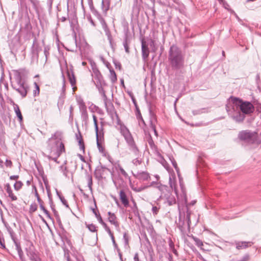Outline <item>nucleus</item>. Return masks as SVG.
<instances>
[{
    "mask_svg": "<svg viewBox=\"0 0 261 261\" xmlns=\"http://www.w3.org/2000/svg\"><path fill=\"white\" fill-rule=\"evenodd\" d=\"M226 111L236 121L242 122L245 119V114L252 113L254 110L253 105L248 101H243L237 97H231L226 106Z\"/></svg>",
    "mask_w": 261,
    "mask_h": 261,
    "instance_id": "f257e3e1",
    "label": "nucleus"
},
{
    "mask_svg": "<svg viewBox=\"0 0 261 261\" xmlns=\"http://www.w3.org/2000/svg\"><path fill=\"white\" fill-rule=\"evenodd\" d=\"M169 60L172 68L179 69L184 67V58L181 50L175 46L170 47Z\"/></svg>",
    "mask_w": 261,
    "mask_h": 261,
    "instance_id": "f03ea898",
    "label": "nucleus"
},
{
    "mask_svg": "<svg viewBox=\"0 0 261 261\" xmlns=\"http://www.w3.org/2000/svg\"><path fill=\"white\" fill-rule=\"evenodd\" d=\"M155 185V187L161 192L160 199L164 200L165 203H167L170 206L175 204L176 199L167 186L159 183H156Z\"/></svg>",
    "mask_w": 261,
    "mask_h": 261,
    "instance_id": "7ed1b4c3",
    "label": "nucleus"
},
{
    "mask_svg": "<svg viewBox=\"0 0 261 261\" xmlns=\"http://www.w3.org/2000/svg\"><path fill=\"white\" fill-rule=\"evenodd\" d=\"M120 133L123 136L129 150L133 154L138 153V148L137 147L134 138L128 130V129L124 125H121L120 126Z\"/></svg>",
    "mask_w": 261,
    "mask_h": 261,
    "instance_id": "20e7f679",
    "label": "nucleus"
},
{
    "mask_svg": "<svg viewBox=\"0 0 261 261\" xmlns=\"http://www.w3.org/2000/svg\"><path fill=\"white\" fill-rule=\"evenodd\" d=\"M105 85H106V84L101 85H96V86L98 90L99 93L102 97L105 103V106L107 110V112L109 114H112L114 113L115 111V108L112 102L108 99L105 91L103 88V86H104Z\"/></svg>",
    "mask_w": 261,
    "mask_h": 261,
    "instance_id": "39448f33",
    "label": "nucleus"
},
{
    "mask_svg": "<svg viewBox=\"0 0 261 261\" xmlns=\"http://www.w3.org/2000/svg\"><path fill=\"white\" fill-rule=\"evenodd\" d=\"M239 138L243 141L249 143H253L257 138V133L248 130H243L239 134Z\"/></svg>",
    "mask_w": 261,
    "mask_h": 261,
    "instance_id": "423d86ee",
    "label": "nucleus"
},
{
    "mask_svg": "<svg viewBox=\"0 0 261 261\" xmlns=\"http://www.w3.org/2000/svg\"><path fill=\"white\" fill-rule=\"evenodd\" d=\"M96 15L97 16V18L99 20L100 24H101L102 27L106 33V35L108 36V39L110 40V42H111V40H112L111 36L110 35V31L108 29V27L107 26V24L105 20L101 17V16L99 14H98L97 12H96Z\"/></svg>",
    "mask_w": 261,
    "mask_h": 261,
    "instance_id": "0eeeda50",
    "label": "nucleus"
},
{
    "mask_svg": "<svg viewBox=\"0 0 261 261\" xmlns=\"http://www.w3.org/2000/svg\"><path fill=\"white\" fill-rule=\"evenodd\" d=\"M96 15L97 16V18L99 20L100 24H101L102 27L106 33V35L108 36V39L110 40V42H111V40H112L111 36L110 35V31L108 29V27L107 26V24L105 20L101 17V16L99 14H98L97 12H96Z\"/></svg>",
    "mask_w": 261,
    "mask_h": 261,
    "instance_id": "6e6552de",
    "label": "nucleus"
},
{
    "mask_svg": "<svg viewBox=\"0 0 261 261\" xmlns=\"http://www.w3.org/2000/svg\"><path fill=\"white\" fill-rule=\"evenodd\" d=\"M133 176L139 180L144 181L150 179L149 174L146 171H138L136 173H133Z\"/></svg>",
    "mask_w": 261,
    "mask_h": 261,
    "instance_id": "1a4fd4ad",
    "label": "nucleus"
},
{
    "mask_svg": "<svg viewBox=\"0 0 261 261\" xmlns=\"http://www.w3.org/2000/svg\"><path fill=\"white\" fill-rule=\"evenodd\" d=\"M27 254L32 261H40V258L33 246L27 248Z\"/></svg>",
    "mask_w": 261,
    "mask_h": 261,
    "instance_id": "9d476101",
    "label": "nucleus"
},
{
    "mask_svg": "<svg viewBox=\"0 0 261 261\" xmlns=\"http://www.w3.org/2000/svg\"><path fill=\"white\" fill-rule=\"evenodd\" d=\"M12 86L14 89L17 91L22 97H25L28 93V87L24 84L16 86L15 84H12Z\"/></svg>",
    "mask_w": 261,
    "mask_h": 261,
    "instance_id": "9b49d317",
    "label": "nucleus"
},
{
    "mask_svg": "<svg viewBox=\"0 0 261 261\" xmlns=\"http://www.w3.org/2000/svg\"><path fill=\"white\" fill-rule=\"evenodd\" d=\"M93 72L94 73V79L96 80L95 82V85L105 84L106 83L100 72L97 69L93 70Z\"/></svg>",
    "mask_w": 261,
    "mask_h": 261,
    "instance_id": "f8f14e48",
    "label": "nucleus"
},
{
    "mask_svg": "<svg viewBox=\"0 0 261 261\" xmlns=\"http://www.w3.org/2000/svg\"><path fill=\"white\" fill-rule=\"evenodd\" d=\"M141 49H142V55L143 59L145 60L148 57L149 54V51L146 43L143 40H142L141 42Z\"/></svg>",
    "mask_w": 261,
    "mask_h": 261,
    "instance_id": "ddd939ff",
    "label": "nucleus"
},
{
    "mask_svg": "<svg viewBox=\"0 0 261 261\" xmlns=\"http://www.w3.org/2000/svg\"><path fill=\"white\" fill-rule=\"evenodd\" d=\"M147 143L150 147L152 151L156 154L157 155L159 156L160 155V152L158 149V147L156 145L154 144L151 136L149 135L148 137L147 138Z\"/></svg>",
    "mask_w": 261,
    "mask_h": 261,
    "instance_id": "4468645a",
    "label": "nucleus"
},
{
    "mask_svg": "<svg viewBox=\"0 0 261 261\" xmlns=\"http://www.w3.org/2000/svg\"><path fill=\"white\" fill-rule=\"evenodd\" d=\"M119 198L123 205L126 207H128L129 205V200L126 194L123 190H121L119 192Z\"/></svg>",
    "mask_w": 261,
    "mask_h": 261,
    "instance_id": "2eb2a0df",
    "label": "nucleus"
},
{
    "mask_svg": "<svg viewBox=\"0 0 261 261\" xmlns=\"http://www.w3.org/2000/svg\"><path fill=\"white\" fill-rule=\"evenodd\" d=\"M109 221L116 227H119L118 222L116 221V217L114 213H112L110 212H108Z\"/></svg>",
    "mask_w": 261,
    "mask_h": 261,
    "instance_id": "dca6fc26",
    "label": "nucleus"
},
{
    "mask_svg": "<svg viewBox=\"0 0 261 261\" xmlns=\"http://www.w3.org/2000/svg\"><path fill=\"white\" fill-rule=\"evenodd\" d=\"M237 249H243L251 245L250 242H237L236 243Z\"/></svg>",
    "mask_w": 261,
    "mask_h": 261,
    "instance_id": "f3484780",
    "label": "nucleus"
},
{
    "mask_svg": "<svg viewBox=\"0 0 261 261\" xmlns=\"http://www.w3.org/2000/svg\"><path fill=\"white\" fill-rule=\"evenodd\" d=\"M134 155L136 157L135 159L133 160L132 163L136 166H137L138 165H140L142 162V160L141 158V154L138 150V154H134Z\"/></svg>",
    "mask_w": 261,
    "mask_h": 261,
    "instance_id": "a211bd4d",
    "label": "nucleus"
},
{
    "mask_svg": "<svg viewBox=\"0 0 261 261\" xmlns=\"http://www.w3.org/2000/svg\"><path fill=\"white\" fill-rule=\"evenodd\" d=\"M110 0H102L101 3V8L104 13H107L110 8Z\"/></svg>",
    "mask_w": 261,
    "mask_h": 261,
    "instance_id": "6ab92c4d",
    "label": "nucleus"
},
{
    "mask_svg": "<svg viewBox=\"0 0 261 261\" xmlns=\"http://www.w3.org/2000/svg\"><path fill=\"white\" fill-rule=\"evenodd\" d=\"M15 80L16 82V84H15L16 85V86H19L24 84V83L22 82L20 73L18 71H15Z\"/></svg>",
    "mask_w": 261,
    "mask_h": 261,
    "instance_id": "aec40b11",
    "label": "nucleus"
},
{
    "mask_svg": "<svg viewBox=\"0 0 261 261\" xmlns=\"http://www.w3.org/2000/svg\"><path fill=\"white\" fill-rule=\"evenodd\" d=\"M114 168L117 171H119L120 173L123 175L124 177H127L128 176L127 173L126 172V171L123 169V168L119 164L115 163L114 165Z\"/></svg>",
    "mask_w": 261,
    "mask_h": 261,
    "instance_id": "412c9836",
    "label": "nucleus"
},
{
    "mask_svg": "<svg viewBox=\"0 0 261 261\" xmlns=\"http://www.w3.org/2000/svg\"><path fill=\"white\" fill-rule=\"evenodd\" d=\"M170 160L171 161V163L172 164V165L173 166V167H174V168L175 169L177 174H178V176L179 178V182H180V186L181 187V188L182 189V190H183V186L181 184V178H180V175H179V168H178L177 167V163L176 162V161H175V160L172 158V159H170Z\"/></svg>",
    "mask_w": 261,
    "mask_h": 261,
    "instance_id": "4be33fe9",
    "label": "nucleus"
},
{
    "mask_svg": "<svg viewBox=\"0 0 261 261\" xmlns=\"http://www.w3.org/2000/svg\"><path fill=\"white\" fill-rule=\"evenodd\" d=\"M175 179V176L173 175L172 177H170L169 178V184L170 187L174 190L175 193L177 195V190L176 188V184L174 181Z\"/></svg>",
    "mask_w": 261,
    "mask_h": 261,
    "instance_id": "5701e85b",
    "label": "nucleus"
},
{
    "mask_svg": "<svg viewBox=\"0 0 261 261\" xmlns=\"http://www.w3.org/2000/svg\"><path fill=\"white\" fill-rule=\"evenodd\" d=\"M192 239L194 241L195 244L198 247L200 248V249L203 251H206V250L204 248L202 247L203 246V243L201 240L199 239L198 238L195 237H192Z\"/></svg>",
    "mask_w": 261,
    "mask_h": 261,
    "instance_id": "b1692460",
    "label": "nucleus"
},
{
    "mask_svg": "<svg viewBox=\"0 0 261 261\" xmlns=\"http://www.w3.org/2000/svg\"><path fill=\"white\" fill-rule=\"evenodd\" d=\"M14 110L19 121H21L22 120V116L20 111L19 106L16 104H14Z\"/></svg>",
    "mask_w": 261,
    "mask_h": 261,
    "instance_id": "393cba45",
    "label": "nucleus"
},
{
    "mask_svg": "<svg viewBox=\"0 0 261 261\" xmlns=\"http://www.w3.org/2000/svg\"><path fill=\"white\" fill-rule=\"evenodd\" d=\"M154 184H156V183L155 182H152L151 183V186L153 185ZM150 186H150H142V187H138V188L134 187V186H131V188H132V189L134 191H135L136 192H140L144 190L145 189H146L148 187H149Z\"/></svg>",
    "mask_w": 261,
    "mask_h": 261,
    "instance_id": "a878e982",
    "label": "nucleus"
},
{
    "mask_svg": "<svg viewBox=\"0 0 261 261\" xmlns=\"http://www.w3.org/2000/svg\"><path fill=\"white\" fill-rule=\"evenodd\" d=\"M97 146L99 152L103 153L105 151V148L101 144L100 139L99 138L98 134L96 136Z\"/></svg>",
    "mask_w": 261,
    "mask_h": 261,
    "instance_id": "bb28decb",
    "label": "nucleus"
},
{
    "mask_svg": "<svg viewBox=\"0 0 261 261\" xmlns=\"http://www.w3.org/2000/svg\"><path fill=\"white\" fill-rule=\"evenodd\" d=\"M110 79L113 83L117 81V76L115 72L113 69L110 70Z\"/></svg>",
    "mask_w": 261,
    "mask_h": 261,
    "instance_id": "cd10ccee",
    "label": "nucleus"
},
{
    "mask_svg": "<svg viewBox=\"0 0 261 261\" xmlns=\"http://www.w3.org/2000/svg\"><path fill=\"white\" fill-rule=\"evenodd\" d=\"M60 170L62 173L63 175L65 177H68L69 171L67 169L66 166L62 165L60 167Z\"/></svg>",
    "mask_w": 261,
    "mask_h": 261,
    "instance_id": "c85d7f7f",
    "label": "nucleus"
},
{
    "mask_svg": "<svg viewBox=\"0 0 261 261\" xmlns=\"http://www.w3.org/2000/svg\"><path fill=\"white\" fill-rule=\"evenodd\" d=\"M65 151L64 145L63 143L61 142L59 148L57 150V156H59L60 155Z\"/></svg>",
    "mask_w": 261,
    "mask_h": 261,
    "instance_id": "c756f323",
    "label": "nucleus"
},
{
    "mask_svg": "<svg viewBox=\"0 0 261 261\" xmlns=\"http://www.w3.org/2000/svg\"><path fill=\"white\" fill-rule=\"evenodd\" d=\"M6 228H7L8 232L10 234V236L12 240H14V239H16V238H15V234L14 231L11 228V227L9 226H6Z\"/></svg>",
    "mask_w": 261,
    "mask_h": 261,
    "instance_id": "7c9ffc66",
    "label": "nucleus"
},
{
    "mask_svg": "<svg viewBox=\"0 0 261 261\" xmlns=\"http://www.w3.org/2000/svg\"><path fill=\"white\" fill-rule=\"evenodd\" d=\"M95 132H96V136H97L98 134V124H97V118L95 115H93L92 116Z\"/></svg>",
    "mask_w": 261,
    "mask_h": 261,
    "instance_id": "2f4dec72",
    "label": "nucleus"
},
{
    "mask_svg": "<svg viewBox=\"0 0 261 261\" xmlns=\"http://www.w3.org/2000/svg\"><path fill=\"white\" fill-rule=\"evenodd\" d=\"M22 186L23 184L21 181H17L14 184V188L16 191H19L21 189Z\"/></svg>",
    "mask_w": 261,
    "mask_h": 261,
    "instance_id": "473e14b6",
    "label": "nucleus"
},
{
    "mask_svg": "<svg viewBox=\"0 0 261 261\" xmlns=\"http://www.w3.org/2000/svg\"><path fill=\"white\" fill-rule=\"evenodd\" d=\"M87 179L88 180V186L90 190H92V176L90 174L87 175Z\"/></svg>",
    "mask_w": 261,
    "mask_h": 261,
    "instance_id": "72a5a7b5",
    "label": "nucleus"
},
{
    "mask_svg": "<svg viewBox=\"0 0 261 261\" xmlns=\"http://www.w3.org/2000/svg\"><path fill=\"white\" fill-rule=\"evenodd\" d=\"M8 197L11 199L12 201H16L17 199V197L13 193L12 190L10 191L7 192Z\"/></svg>",
    "mask_w": 261,
    "mask_h": 261,
    "instance_id": "f704fd0d",
    "label": "nucleus"
},
{
    "mask_svg": "<svg viewBox=\"0 0 261 261\" xmlns=\"http://www.w3.org/2000/svg\"><path fill=\"white\" fill-rule=\"evenodd\" d=\"M34 85H35V89L33 91V94H34V96H36L39 94L40 89H39V87L38 85V84H37V83L35 82Z\"/></svg>",
    "mask_w": 261,
    "mask_h": 261,
    "instance_id": "c9c22d12",
    "label": "nucleus"
},
{
    "mask_svg": "<svg viewBox=\"0 0 261 261\" xmlns=\"http://www.w3.org/2000/svg\"><path fill=\"white\" fill-rule=\"evenodd\" d=\"M191 214V212L189 210H187L186 212V221H187V223L189 226H190L191 224V220H190V216Z\"/></svg>",
    "mask_w": 261,
    "mask_h": 261,
    "instance_id": "e433bc0d",
    "label": "nucleus"
},
{
    "mask_svg": "<svg viewBox=\"0 0 261 261\" xmlns=\"http://www.w3.org/2000/svg\"><path fill=\"white\" fill-rule=\"evenodd\" d=\"M77 103L79 106L80 110H82L86 108V106L82 99H80L77 100Z\"/></svg>",
    "mask_w": 261,
    "mask_h": 261,
    "instance_id": "4c0bfd02",
    "label": "nucleus"
},
{
    "mask_svg": "<svg viewBox=\"0 0 261 261\" xmlns=\"http://www.w3.org/2000/svg\"><path fill=\"white\" fill-rule=\"evenodd\" d=\"M80 111L82 113V117L85 119H87L88 118V113L87 111V108L80 110Z\"/></svg>",
    "mask_w": 261,
    "mask_h": 261,
    "instance_id": "58836bf2",
    "label": "nucleus"
},
{
    "mask_svg": "<svg viewBox=\"0 0 261 261\" xmlns=\"http://www.w3.org/2000/svg\"><path fill=\"white\" fill-rule=\"evenodd\" d=\"M87 228L91 232H95L96 231V227L95 225L93 224H88L87 225Z\"/></svg>",
    "mask_w": 261,
    "mask_h": 261,
    "instance_id": "ea45409f",
    "label": "nucleus"
},
{
    "mask_svg": "<svg viewBox=\"0 0 261 261\" xmlns=\"http://www.w3.org/2000/svg\"><path fill=\"white\" fill-rule=\"evenodd\" d=\"M149 46L153 52H155L157 48L155 47L154 41L151 40L149 42Z\"/></svg>",
    "mask_w": 261,
    "mask_h": 261,
    "instance_id": "a19ab883",
    "label": "nucleus"
},
{
    "mask_svg": "<svg viewBox=\"0 0 261 261\" xmlns=\"http://www.w3.org/2000/svg\"><path fill=\"white\" fill-rule=\"evenodd\" d=\"M123 240L124 241L125 245H128V241H129V237L127 235L126 232H124L123 233Z\"/></svg>",
    "mask_w": 261,
    "mask_h": 261,
    "instance_id": "79ce46f5",
    "label": "nucleus"
},
{
    "mask_svg": "<svg viewBox=\"0 0 261 261\" xmlns=\"http://www.w3.org/2000/svg\"><path fill=\"white\" fill-rule=\"evenodd\" d=\"M37 210V205L36 203H32L30 205V211L31 213L35 212Z\"/></svg>",
    "mask_w": 261,
    "mask_h": 261,
    "instance_id": "37998d69",
    "label": "nucleus"
},
{
    "mask_svg": "<svg viewBox=\"0 0 261 261\" xmlns=\"http://www.w3.org/2000/svg\"><path fill=\"white\" fill-rule=\"evenodd\" d=\"M79 145L80 146V148L81 150H82L84 152H85V146L83 139H81L78 141Z\"/></svg>",
    "mask_w": 261,
    "mask_h": 261,
    "instance_id": "c03bdc74",
    "label": "nucleus"
},
{
    "mask_svg": "<svg viewBox=\"0 0 261 261\" xmlns=\"http://www.w3.org/2000/svg\"><path fill=\"white\" fill-rule=\"evenodd\" d=\"M59 198L62 202V203L66 207H69V205L67 203V202L66 201V200L64 198V197L61 196V195H59Z\"/></svg>",
    "mask_w": 261,
    "mask_h": 261,
    "instance_id": "a18cd8bd",
    "label": "nucleus"
},
{
    "mask_svg": "<svg viewBox=\"0 0 261 261\" xmlns=\"http://www.w3.org/2000/svg\"><path fill=\"white\" fill-rule=\"evenodd\" d=\"M123 46H124L125 51L127 53H129V47H128V44L127 43V41L126 39L123 42Z\"/></svg>",
    "mask_w": 261,
    "mask_h": 261,
    "instance_id": "49530a36",
    "label": "nucleus"
},
{
    "mask_svg": "<svg viewBox=\"0 0 261 261\" xmlns=\"http://www.w3.org/2000/svg\"><path fill=\"white\" fill-rule=\"evenodd\" d=\"M13 241L15 245V248L17 251L19 250V249H21L20 244L17 242L16 239H15L14 240H13Z\"/></svg>",
    "mask_w": 261,
    "mask_h": 261,
    "instance_id": "de8ad7c7",
    "label": "nucleus"
},
{
    "mask_svg": "<svg viewBox=\"0 0 261 261\" xmlns=\"http://www.w3.org/2000/svg\"><path fill=\"white\" fill-rule=\"evenodd\" d=\"M18 252V254L19 256L20 259L21 260V261H25L23 256V251L22 249H19V250L17 251Z\"/></svg>",
    "mask_w": 261,
    "mask_h": 261,
    "instance_id": "09e8293b",
    "label": "nucleus"
},
{
    "mask_svg": "<svg viewBox=\"0 0 261 261\" xmlns=\"http://www.w3.org/2000/svg\"><path fill=\"white\" fill-rule=\"evenodd\" d=\"M159 209H160L159 207H158L157 206H153L152 207L151 211H152V212L153 213V214L154 215H156L158 213Z\"/></svg>",
    "mask_w": 261,
    "mask_h": 261,
    "instance_id": "8fccbe9b",
    "label": "nucleus"
},
{
    "mask_svg": "<svg viewBox=\"0 0 261 261\" xmlns=\"http://www.w3.org/2000/svg\"><path fill=\"white\" fill-rule=\"evenodd\" d=\"M34 188L35 189V196L37 199V200L38 201L39 203H41V202H42V200H41V199L39 197V194L37 192V190L35 187V186H34Z\"/></svg>",
    "mask_w": 261,
    "mask_h": 261,
    "instance_id": "3c124183",
    "label": "nucleus"
},
{
    "mask_svg": "<svg viewBox=\"0 0 261 261\" xmlns=\"http://www.w3.org/2000/svg\"><path fill=\"white\" fill-rule=\"evenodd\" d=\"M44 54L46 57V60H47V56L49 55V48L47 46L44 47Z\"/></svg>",
    "mask_w": 261,
    "mask_h": 261,
    "instance_id": "603ef678",
    "label": "nucleus"
},
{
    "mask_svg": "<svg viewBox=\"0 0 261 261\" xmlns=\"http://www.w3.org/2000/svg\"><path fill=\"white\" fill-rule=\"evenodd\" d=\"M5 190H6L7 193L10 191L11 190H12L10 185L9 184H6L5 186Z\"/></svg>",
    "mask_w": 261,
    "mask_h": 261,
    "instance_id": "864d4df0",
    "label": "nucleus"
},
{
    "mask_svg": "<svg viewBox=\"0 0 261 261\" xmlns=\"http://www.w3.org/2000/svg\"><path fill=\"white\" fill-rule=\"evenodd\" d=\"M100 60L101 61L106 65L107 67H109V66L110 65V63L105 60L104 58L103 57H100Z\"/></svg>",
    "mask_w": 261,
    "mask_h": 261,
    "instance_id": "5fc2aeb1",
    "label": "nucleus"
},
{
    "mask_svg": "<svg viewBox=\"0 0 261 261\" xmlns=\"http://www.w3.org/2000/svg\"><path fill=\"white\" fill-rule=\"evenodd\" d=\"M151 128L152 129V130L154 132V135L157 137L158 136V133L157 131L155 129V126L152 124V122L150 123Z\"/></svg>",
    "mask_w": 261,
    "mask_h": 261,
    "instance_id": "6e6d98bb",
    "label": "nucleus"
},
{
    "mask_svg": "<svg viewBox=\"0 0 261 261\" xmlns=\"http://www.w3.org/2000/svg\"><path fill=\"white\" fill-rule=\"evenodd\" d=\"M87 18L88 19V20L90 21V22L91 23V24L93 25V26H95V23L93 21V20H92V17L90 15H88L87 16Z\"/></svg>",
    "mask_w": 261,
    "mask_h": 261,
    "instance_id": "4d7b16f0",
    "label": "nucleus"
},
{
    "mask_svg": "<svg viewBox=\"0 0 261 261\" xmlns=\"http://www.w3.org/2000/svg\"><path fill=\"white\" fill-rule=\"evenodd\" d=\"M123 26H124V31L126 33H127L128 31V24L127 22H124V24H123Z\"/></svg>",
    "mask_w": 261,
    "mask_h": 261,
    "instance_id": "13d9d810",
    "label": "nucleus"
},
{
    "mask_svg": "<svg viewBox=\"0 0 261 261\" xmlns=\"http://www.w3.org/2000/svg\"><path fill=\"white\" fill-rule=\"evenodd\" d=\"M70 82L72 86H73L75 84V80L74 77L73 76L72 77H69Z\"/></svg>",
    "mask_w": 261,
    "mask_h": 261,
    "instance_id": "bf43d9fd",
    "label": "nucleus"
},
{
    "mask_svg": "<svg viewBox=\"0 0 261 261\" xmlns=\"http://www.w3.org/2000/svg\"><path fill=\"white\" fill-rule=\"evenodd\" d=\"M12 165V163L10 160H6V165L8 167H11Z\"/></svg>",
    "mask_w": 261,
    "mask_h": 261,
    "instance_id": "052dcab7",
    "label": "nucleus"
},
{
    "mask_svg": "<svg viewBox=\"0 0 261 261\" xmlns=\"http://www.w3.org/2000/svg\"><path fill=\"white\" fill-rule=\"evenodd\" d=\"M134 261H139V255L138 253H136L134 257Z\"/></svg>",
    "mask_w": 261,
    "mask_h": 261,
    "instance_id": "680f3d73",
    "label": "nucleus"
},
{
    "mask_svg": "<svg viewBox=\"0 0 261 261\" xmlns=\"http://www.w3.org/2000/svg\"><path fill=\"white\" fill-rule=\"evenodd\" d=\"M97 220L98 221V222L101 224L102 223V222H103L102 219V218L100 216V215H98V216H97L96 217Z\"/></svg>",
    "mask_w": 261,
    "mask_h": 261,
    "instance_id": "e2e57ef3",
    "label": "nucleus"
},
{
    "mask_svg": "<svg viewBox=\"0 0 261 261\" xmlns=\"http://www.w3.org/2000/svg\"><path fill=\"white\" fill-rule=\"evenodd\" d=\"M106 231L109 233V236H111V235H113V234L112 233V232H111L110 229L109 228V227H108L107 228H106L105 229Z\"/></svg>",
    "mask_w": 261,
    "mask_h": 261,
    "instance_id": "0e129e2a",
    "label": "nucleus"
},
{
    "mask_svg": "<svg viewBox=\"0 0 261 261\" xmlns=\"http://www.w3.org/2000/svg\"><path fill=\"white\" fill-rule=\"evenodd\" d=\"M43 212H44V213H45V214L46 215V216H47L48 218H50V219L51 218L50 216V214H49V213L48 211L46 209L44 210V211Z\"/></svg>",
    "mask_w": 261,
    "mask_h": 261,
    "instance_id": "69168bd1",
    "label": "nucleus"
},
{
    "mask_svg": "<svg viewBox=\"0 0 261 261\" xmlns=\"http://www.w3.org/2000/svg\"><path fill=\"white\" fill-rule=\"evenodd\" d=\"M18 177V175H12L10 177V179L11 180H15L17 179Z\"/></svg>",
    "mask_w": 261,
    "mask_h": 261,
    "instance_id": "338daca9",
    "label": "nucleus"
},
{
    "mask_svg": "<svg viewBox=\"0 0 261 261\" xmlns=\"http://www.w3.org/2000/svg\"><path fill=\"white\" fill-rule=\"evenodd\" d=\"M201 113H202V110H198V111H193V113L194 115L199 114Z\"/></svg>",
    "mask_w": 261,
    "mask_h": 261,
    "instance_id": "774afa93",
    "label": "nucleus"
}]
</instances>
